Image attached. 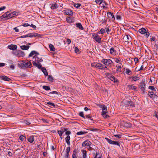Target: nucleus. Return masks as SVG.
<instances>
[{"instance_id":"nucleus-1","label":"nucleus","mask_w":158,"mask_h":158,"mask_svg":"<svg viewBox=\"0 0 158 158\" xmlns=\"http://www.w3.org/2000/svg\"><path fill=\"white\" fill-rule=\"evenodd\" d=\"M129 106L135 107V105L133 102L130 101L126 100L124 101L123 108L125 109H126Z\"/></svg>"},{"instance_id":"nucleus-2","label":"nucleus","mask_w":158,"mask_h":158,"mask_svg":"<svg viewBox=\"0 0 158 158\" xmlns=\"http://www.w3.org/2000/svg\"><path fill=\"white\" fill-rule=\"evenodd\" d=\"M13 17V15H12L11 12L10 13L9 11H7L0 16V18L1 19L4 18L5 20H7Z\"/></svg>"},{"instance_id":"nucleus-3","label":"nucleus","mask_w":158,"mask_h":158,"mask_svg":"<svg viewBox=\"0 0 158 158\" xmlns=\"http://www.w3.org/2000/svg\"><path fill=\"white\" fill-rule=\"evenodd\" d=\"M139 32L141 34H144L146 38H148L150 35L149 33L146 30L143 28L139 29Z\"/></svg>"},{"instance_id":"nucleus-4","label":"nucleus","mask_w":158,"mask_h":158,"mask_svg":"<svg viewBox=\"0 0 158 158\" xmlns=\"http://www.w3.org/2000/svg\"><path fill=\"white\" fill-rule=\"evenodd\" d=\"M101 62L106 65L109 66H110L111 64L113 63L112 61L110 59H104L102 60Z\"/></svg>"},{"instance_id":"nucleus-5","label":"nucleus","mask_w":158,"mask_h":158,"mask_svg":"<svg viewBox=\"0 0 158 158\" xmlns=\"http://www.w3.org/2000/svg\"><path fill=\"white\" fill-rule=\"evenodd\" d=\"M107 14V15L108 18L109 19V20H111L113 22H114L115 20V18L113 13L110 12H108Z\"/></svg>"},{"instance_id":"nucleus-6","label":"nucleus","mask_w":158,"mask_h":158,"mask_svg":"<svg viewBox=\"0 0 158 158\" xmlns=\"http://www.w3.org/2000/svg\"><path fill=\"white\" fill-rule=\"evenodd\" d=\"M105 139L106 141L108 142L110 144L117 145L119 147L120 146V143L118 142L113 141L107 138H106Z\"/></svg>"},{"instance_id":"nucleus-7","label":"nucleus","mask_w":158,"mask_h":158,"mask_svg":"<svg viewBox=\"0 0 158 158\" xmlns=\"http://www.w3.org/2000/svg\"><path fill=\"white\" fill-rule=\"evenodd\" d=\"M92 37L94 40L98 43H101L102 41L101 38L100 37L99 35L96 34L94 33L92 35Z\"/></svg>"},{"instance_id":"nucleus-8","label":"nucleus","mask_w":158,"mask_h":158,"mask_svg":"<svg viewBox=\"0 0 158 158\" xmlns=\"http://www.w3.org/2000/svg\"><path fill=\"white\" fill-rule=\"evenodd\" d=\"M131 37L129 35H127L124 36L123 37V40L125 42H127V44L131 42Z\"/></svg>"},{"instance_id":"nucleus-9","label":"nucleus","mask_w":158,"mask_h":158,"mask_svg":"<svg viewBox=\"0 0 158 158\" xmlns=\"http://www.w3.org/2000/svg\"><path fill=\"white\" fill-rule=\"evenodd\" d=\"M140 89H141L142 93L144 94L145 93V84L144 81H142L140 83Z\"/></svg>"},{"instance_id":"nucleus-10","label":"nucleus","mask_w":158,"mask_h":158,"mask_svg":"<svg viewBox=\"0 0 158 158\" xmlns=\"http://www.w3.org/2000/svg\"><path fill=\"white\" fill-rule=\"evenodd\" d=\"M40 62L36 61H33L32 64L34 66H36L39 69H40L42 67L41 64Z\"/></svg>"},{"instance_id":"nucleus-11","label":"nucleus","mask_w":158,"mask_h":158,"mask_svg":"<svg viewBox=\"0 0 158 158\" xmlns=\"http://www.w3.org/2000/svg\"><path fill=\"white\" fill-rule=\"evenodd\" d=\"M40 34L35 33H32L26 35V37H34L39 36Z\"/></svg>"},{"instance_id":"nucleus-12","label":"nucleus","mask_w":158,"mask_h":158,"mask_svg":"<svg viewBox=\"0 0 158 158\" xmlns=\"http://www.w3.org/2000/svg\"><path fill=\"white\" fill-rule=\"evenodd\" d=\"M64 14L65 15H67L69 16H72L73 15V11L69 9H66L63 11Z\"/></svg>"},{"instance_id":"nucleus-13","label":"nucleus","mask_w":158,"mask_h":158,"mask_svg":"<svg viewBox=\"0 0 158 158\" xmlns=\"http://www.w3.org/2000/svg\"><path fill=\"white\" fill-rule=\"evenodd\" d=\"M92 143L89 140H86L84 141L82 143V147H85V146H90Z\"/></svg>"},{"instance_id":"nucleus-14","label":"nucleus","mask_w":158,"mask_h":158,"mask_svg":"<svg viewBox=\"0 0 158 158\" xmlns=\"http://www.w3.org/2000/svg\"><path fill=\"white\" fill-rule=\"evenodd\" d=\"M17 48V46L15 44L9 45L8 46V48L9 49L13 51L16 50Z\"/></svg>"},{"instance_id":"nucleus-15","label":"nucleus","mask_w":158,"mask_h":158,"mask_svg":"<svg viewBox=\"0 0 158 158\" xmlns=\"http://www.w3.org/2000/svg\"><path fill=\"white\" fill-rule=\"evenodd\" d=\"M0 79L7 81H10L11 80L10 78L7 77L6 76H0Z\"/></svg>"},{"instance_id":"nucleus-16","label":"nucleus","mask_w":158,"mask_h":158,"mask_svg":"<svg viewBox=\"0 0 158 158\" xmlns=\"http://www.w3.org/2000/svg\"><path fill=\"white\" fill-rule=\"evenodd\" d=\"M23 65L26 68L31 67L32 65L31 62L29 61L23 62Z\"/></svg>"},{"instance_id":"nucleus-17","label":"nucleus","mask_w":158,"mask_h":158,"mask_svg":"<svg viewBox=\"0 0 158 158\" xmlns=\"http://www.w3.org/2000/svg\"><path fill=\"white\" fill-rule=\"evenodd\" d=\"M110 54L113 55H115L117 54L116 51L114 48H111L110 49Z\"/></svg>"},{"instance_id":"nucleus-18","label":"nucleus","mask_w":158,"mask_h":158,"mask_svg":"<svg viewBox=\"0 0 158 158\" xmlns=\"http://www.w3.org/2000/svg\"><path fill=\"white\" fill-rule=\"evenodd\" d=\"M59 93L56 91H52L50 93H48L49 95H48L50 97H52L53 98L55 97V96L53 95V94H58Z\"/></svg>"},{"instance_id":"nucleus-19","label":"nucleus","mask_w":158,"mask_h":158,"mask_svg":"<svg viewBox=\"0 0 158 158\" xmlns=\"http://www.w3.org/2000/svg\"><path fill=\"white\" fill-rule=\"evenodd\" d=\"M148 95L150 96V98H156L157 97V96L152 91L150 92L149 91L148 92Z\"/></svg>"},{"instance_id":"nucleus-20","label":"nucleus","mask_w":158,"mask_h":158,"mask_svg":"<svg viewBox=\"0 0 158 158\" xmlns=\"http://www.w3.org/2000/svg\"><path fill=\"white\" fill-rule=\"evenodd\" d=\"M70 147H67V148L66 149V153L65 155V158H68V156H69V152L70 151Z\"/></svg>"},{"instance_id":"nucleus-21","label":"nucleus","mask_w":158,"mask_h":158,"mask_svg":"<svg viewBox=\"0 0 158 158\" xmlns=\"http://www.w3.org/2000/svg\"><path fill=\"white\" fill-rule=\"evenodd\" d=\"M130 79H131V81H136L138 80H139L140 79L139 77L137 76L131 77L130 78Z\"/></svg>"},{"instance_id":"nucleus-22","label":"nucleus","mask_w":158,"mask_h":158,"mask_svg":"<svg viewBox=\"0 0 158 158\" xmlns=\"http://www.w3.org/2000/svg\"><path fill=\"white\" fill-rule=\"evenodd\" d=\"M70 137L69 135H67L65 138V141L67 144L69 146L70 145Z\"/></svg>"},{"instance_id":"nucleus-23","label":"nucleus","mask_w":158,"mask_h":158,"mask_svg":"<svg viewBox=\"0 0 158 158\" xmlns=\"http://www.w3.org/2000/svg\"><path fill=\"white\" fill-rule=\"evenodd\" d=\"M34 58L35 59V61H37L40 62H41L43 61L42 58H40L38 57L37 55L34 56Z\"/></svg>"},{"instance_id":"nucleus-24","label":"nucleus","mask_w":158,"mask_h":158,"mask_svg":"<svg viewBox=\"0 0 158 158\" xmlns=\"http://www.w3.org/2000/svg\"><path fill=\"white\" fill-rule=\"evenodd\" d=\"M127 88L130 89H132L134 90H135L137 87L133 85H128L127 86Z\"/></svg>"},{"instance_id":"nucleus-25","label":"nucleus","mask_w":158,"mask_h":158,"mask_svg":"<svg viewBox=\"0 0 158 158\" xmlns=\"http://www.w3.org/2000/svg\"><path fill=\"white\" fill-rule=\"evenodd\" d=\"M20 47L23 50H27L29 48L30 46L28 45H23L21 46Z\"/></svg>"},{"instance_id":"nucleus-26","label":"nucleus","mask_w":158,"mask_h":158,"mask_svg":"<svg viewBox=\"0 0 158 158\" xmlns=\"http://www.w3.org/2000/svg\"><path fill=\"white\" fill-rule=\"evenodd\" d=\"M110 79L113 81L114 83H117L118 82V80L113 76H112L111 77H110Z\"/></svg>"},{"instance_id":"nucleus-27","label":"nucleus","mask_w":158,"mask_h":158,"mask_svg":"<svg viewBox=\"0 0 158 158\" xmlns=\"http://www.w3.org/2000/svg\"><path fill=\"white\" fill-rule=\"evenodd\" d=\"M141 44H138V45H136L135 48L136 50V51L138 52L141 51Z\"/></svg>"},{"instance_id":"nucleus-28","label":"nucleus","mask_w":158,"mask_h":158,"mask_svg":"<svg viewBox=\"0 0 158 158\" xmlns=\"http://www.w3.org/2000/svg\"><path fill=\"white\" fill-rule=\"evenodd\" d=\"M41 70L44 73V75L46 76L48 75V73L45 68L42 67L41 68Z\"/></svg>"},{"instance_id":"nucleus-29","label":"nucleus","mask_w":158,"mask_h":158,"mask_svg":"<svg viewBox=\"0 0 158 158\" xmlns=\"http://www.w3.org/2000/svg\"><path fill=\"white\" fill-rule=\"evenodd\" d=\"M107 112H105L104 111H102V116L105 118H108L110 117L109 115L106 114Z\"/></svg>"},{"instance_id":"nucleus-30","label":"nucleus","mask_w":158,"mask_h":158,"mask_svg":"<svg viewBox=\"0 0 158 158\" xmlns=\"http://www.w3.org/2000/svg\"><path fill=\"white\" fill-rule=\"evenodd\" d=\"M76 26L81 30H83L84 29V28L81 23H77L76 24Z\"/></svg>"},{"instance_id":"nucleus-31","label":"nucleus","mask_w":158,"mask_h":158,"mask_svg":"<svg viewBox=\"0 0 158 158\" xmlns=\"http://www.w3.org/2000/svg\"><path fill=\"white\" fill-rule=\"evenodd\" d=\"M66 21L68 23H73V19L70 17L67 18H66Z\"/></svg>"},{"instance_id":"nucleus-32","label":"nucleus","mask_w":158,"mask_h":158,"mask_svg":"<svg viewBox=\"0 0 158 158\" xmlns=\"http://www.w3.org/2000/svg\"><path fill=\"white\" fill-rule=\"evenodd\" d=\"M48 81L50 82H53V80H54V78L51 75H48Z\"/></svg>"},{"instance_id":"nucleus-33","label":"nucleus","mask_w":158,"mask_h":158,"mask_svg":"<svg viewBox=\"0 0 158 158\" xmlns=\"http://www.w3.org/2000/svg\"><path fill=\"white\" fill-rule=\"evenodd\" d=\"M15 55H17L18 54H19L20 56H24V52L20 51H18L17 52H15Z\"/></svg>"},{"instance_id":"nucleus-34","label":"nucleus","mask_w":158,"mask_h":158,"mask_svg":"<svg viewBox=\"0 0 158 158\" xmlns=\"http://www.w3.org/2000/svg\"><path fill=\"white\" fill-rule=\"evenodd\" d=\"M39 55V53L35 51H32L29 55V57H31L34 54Z\"/></svg>"},{"instance_id":"nucleus-35","label":"nucleus","mask_w":158,"mask_h":158,"mask_svg":"<svg viewBox=\"0 0 158 158\" xmlns=\"http://www.w3.org/2000/svg\"><path fill=\"white\" fill-rule=\"evenodd\" d=\"M100 107L102 108V111L106 112L107 108L106 106L101 105Z\"/></svg>"},{"instance_id":"nucleus-36","label":"nucleus","mask_w":158,"mask_h":158,"mask_svg":"<svg viewBox=\"0 0 158 158\" xmlns=\"http://www.w3.org/2000/svg\"><path fill=\"white\" fill-rule=\"evenodd\" d=\"M28 140L31 143H32L34 141V138L33 136H30L28 138Z\"/></svg>"},{"instance_id":"nucleus-37","label":"nucleus","mask_w":158,"mask_h":158,"mask_svg":"<svg viewBox=\"0 0 158 158\" xmlns=\"http://www.w3.org/2000/svg\"><path fill=\"white\" fill-rule=\"evenodd\" d=\"M50 50L51 51H54L55 50L54 46L52 44H49V46Z\"/></svg>"},{"instance_id":"nucleus-38","label":"nucleus","mask_w":158,"mask_h":158,"mask_svg":"<svg viewBox=\"0 0 158 158\" xmlns=\"http://www.w3.org/2000/svg\"><path fill=\"white\" fill-rule=\"evenodd\" d=\"M58 7V5L57 3H55L54 4H52L51 6V8L52 9H56Z\"/></svg>"},{"instance_id":"nucleus-39","label":"nucleus","mask_w":158,"mask_h":158,"mask_svg":"<svg viewBox=\"0 0 158 158\" xmlns=\"http://www.w3.org/2000/svg\"><path fill=\"white\" fill-rule=\"evenodd\" d=\"M115 17L117 20H120L122 19V17L121 15H119L118 13L115 16Z\"/></svg>"},{"instance_id":"nucleus-40","label":"nucleus","mask_w":158,"mask_h":158,"mask_svg":"<svg viewBox=\"0 0 158 158\" xmlns=\"http://www.w3.org/2000/svg\"><path fill=\"white\" fill-rule=\"evenodd\" d=\"M102 156L101 154L99 152L96 153V155L94 158H101Z\"/></svg>"},{"instance_id":"nucleus-41","label":"nucleus","mask_w":158,"mask_h":158,"mask_svg":"<svg viewBox=\"0 0 158 158\" xmlns=\"http://www.w3.org/2000/svg\"><path fill=\"white\" fill-rule=\"evenodd\" d=\"M73 158H77V152L76 149H74L73 152Z\"/></svg>"},{"instance_id":"nucleus-42","label":"nucleus","mask_w":158,"mask_h":158,"mask_svg":"<svg viewBox=\"0 0 158 158\" xmlns=\"http://www.w3.org/2000/svg\"><path fill=\"white\" fill-rule=\"evenodd\" d=\"M73 158H77V152L76 149H74L73 152Z\"/></svg>"},{"instance_id":"nucleus-43","label":"nucleus","mask_w":158,"mask_h":158,"mask_svg":"<svg viewBox=\"0 0 158 158\" xmlns=\"http://www.w3.org/2000/svg\"><path fill=\"white\" fill-rule=\"evenodd\" d=\"M87 133V132L86 131H79L78 132H77L76 134L77 135H83V134H85Z\"/></svg>"},{"instance_id":"nucleus-44","label":"nucleus","mask_w":158,"mask_h":158,"mask_svg":"<svg viewBox=\"0 0 158 158\" xmlns=\"http://www.w3.org/2000/svg\"><path fill=\"white\" fill-rule=\"evenodd\" d=\"M83 158H87L86 151L83 150L82 151Z\"/></svg>"},{"instance_id":"nucleus-45","label":"nucleus","mask_w":158,"mask_h":158,"mask_svg":"<svg viewBox=\"0 0 158 158\" xmlns=\"http://www.w3.org/2000/svg\"><path fill=\"white\" fill-rule=\"evenodd\" d=\"M42 87L44 89L46 90H51V89L49 86L43 85Z\"/></svg>"},{"instance_id":"nucleus-46","label":"nucleus","mask_w":158,"mask_h":158,"mask_svg":"<svg viewBox=\"0 0 158 158\" xmlns=\"http://www.w3.org/2000/svg\"><path fill=\"white\" fill-rule=\"evenodd\" d=\"M126 73L129 75H131L132 74V72L128 69H126Z\"/></svg>"},{"instance_id":"nucleus-47","label":"nucleus","mask_w":158,"mask_h":158,"mask_svg":"<svg viewBox=\"0 0 158 158\" xmlns=\"http://www.w3.org/2000/svg\"><path fill=\"white\" fill-rule=\"evenodd\" d=\"M103 65L102 64L98 63V64L97 68H98L100 69H103Z\"/></svg>"},{"instance_id":"nucleus-48","label":"nucleus","mask_w":158,"mask_h":158,"mask_svg":"<svg viewBox=\"0 0 158 158\" xmlns=\"http://www.w3.org/2000/svg\"><path fill=\"white\" fill-rule=\"evenodd\" d=\"M47 104L50 105L51 107L52 106L53 107H55L56 106V105H55V104L52 102H47Z\"/></svg>"},{"instance_id":"nucleus-49","label":"nucleus","mask_w":158,"mask_h":158,"mask_svg":"<svg viewBox=\"0 0 158 158\" xmlns=\"http://www.w3.org/2000/svg\"><path fill=\"white\" fill-rule=\"evenodd\" d=\"M58 133L59 135H60V139H62V137L61 136L64 133L62 131H58Z\"/></svg>"},{"instance_id":"nucleus-50","label":"nucleus","mask_w":158,"mask_h":158,"mask_svg":"<svg viewBox=\"0 0 158 158\" xmlns=\"http://www.w3.org/2000/svg\"><path fill=\"white\" fill-rule=\"evenodd\" d=\"M103 0H95V2L99 5H100L103 3Z\"/></svg>"},{"instance_id":"nucleus-51","label":"nucleus","mask_w":158,"mask_h":158,"mask_svg":"<svg viewBox=\"0 0 158 158\" xmlns=\"http://www.w3.org/2000/svg\"><path fill=\"white\" fill-rule=\"evenodd\" d=\"M98 63L94 62L93 63H92L91 66L93 67H95L97 68Z\"/></svg>"},{"instance_id":"nucleus-52","label":"nucleus","mask_w":158,"mask_h":158,"mask_svg":"<svg viewBox=\"0 0 158 158\" xmlns=\"http://www.w3.org/2000/svg\"><path fill=\"white\" fill-rule=\"evenodd\" d=\"M148 89L153 91H156V89L153 86H149L148 87Z\"/></svg>"},{"instance_id":"nucleus-53","label":"nucleus","mask_w":158,"mask_h":158,"mask_svg":"<svg viewBox=\"0 0 158 158\" xmlns=\"http://www.w3.org/2000/svg\"><path fill=\"white\" fill-rule=\"evenodd\" d=\"M79 115L80 116L82 117V118H84L85 119V116L83 112H80L79 113Z\"/></svg>"},{"instance_id":"nucleus-54","label":"nucleus","mask_w":158,"mask_h":158,"mask_svg":"<svg viewBox=\"0 0 158 158\" xmlns=\"http://www.w3.org/2000/svg\"><path fill=\"white\" fill-rule=\"evenodd\" d=\"M26 139V137L23 135H21L19 137V139L22 141H23Z\"/></svg>"},{"instance_id":"nucleus-55","label":"nucleus","mask_w":158,"mask_h":158,"mask_svg":"<svg viewBox=\"0 0 158 158\" xmlns=\"http://www.w3.org/2000/svg\"><path fill=\"white\" fill-rule=\"evenodd\" d=\"M85 116V118H89L91 120H93L92 118L90 116V114L86 115Z\"/></svg>"},{"instance_id":"nucleus-56","label":"nucleus","mask_w":158,"mask_h":158,"mask_svg":"<svg viewBox=\"0 0 158 158\" xmlns=\"http://www.w3.org/2000/svg\"><path fill=\"white\" fill-rule=\"evenodd\" d=\"M74 51L75 53H79V49L78 48V47H75L74 48Z\"/></svg>"},{"instance_id":"nucleus-57","label":"nucleus","mask_w":158,"mask_h":158,"mask_svg":"<svg viewBox=\"0 0 158 158\" xmlns=\"http://www.w3.org/2000/svg\"><path fill=\"white\" fill-rule=\"evenodd\" d=\"M106 77L109 79L110 78V77H111L112 76L109 73H106Z\"/></svg>"},{"instance_id":"nucleus-58","label":"nucleus","mask_w":158,"mask_h":158,"mask_svg":"<svg viewBox=\"0 0 158 158\" xmlns=\"http://www.w3.org/2000/svg\"><path fill=\"white\" fill-rule=\"evenodd\" d=\"M41 120L43 121V122L46 123H49V122L47 119H45L44 118H42Z\"/></svg>"},{"instance_id":"nucleus-59","label":"nucleus","mask_w":158,"mask_h":158,"mask_svg":"<svg viewBox=\"0 0 158 158\" xmlns=\"http://www.w3.org/2000/svg\"><path fill=\"white\" fill-rule=\"evenodd\" d=\"M114 136L115 137L120 138H121L122 135L120 134L114 135Z\"/></svg>"},{"instance_id":"nucleus-60","label":"nucleus","mask_w":158,"mask_h":158,"mask_svg":"<svg viewBox=\"0 0 158 158\" xmlns=\"http://www.w3.org/2000/svg\"><path fill=\"white\" fill-rule=\"evenodd\" d=\"M114 60L115 62H116V63H120V60L118 58H114Z\"/></svg>"},{"instance_id":"nucleus-61","label":"nucleus","mask_w":158,"mask_h":158,"mask_svg":"<svg viewBox=\"0 0 158 158\" xmlns=\"http://www.w3.org/2000/svg\"><path fill=\"white\" fill-rule=\"evenodd\" d=\"M24 123L27 125H29L31 123L27 120H25L24 121Z\"/></svg>"},{"instance_id":"nucleus-62","label":"nucleus","mask_w":158,"mask_h":158,"mask_svg":"<svg viewBox=\"0 0 158 158\" xmlns=\"http://www.w3.org/2000/svg\"><path fill=\"white\" fill-rule=\"evenodd\" d=\"M121 66H118L117 67V69H116V71L118 72H121Z\"/></svg>"},{"instance_id":"nucleus-63","label":"nucleus","mask_w":158,"mask_h":158,"mask_svg":"<svg viewBox=\"0 0 158 158\" xmlns=\"http://www.w3.org/2000/svg\"><path fill=\"white\" fill-rule=\"evenodd\" d=\"M11 13L12 15H13V17L16 16L18 15L17 13L15 11H13V12H11Z\"/></svg>"},{"instance_id":"nucleus-64","label":"nucleus","mask_w":158,"mask_h":158,"mask_svg":"<svg viewBox=\"0 0 158 158\" xmlns=\"http://www.w3.org/2000/svg\"><path fill=\"white\" fill-rule=\"evenodd\" d=\"M155 114V117L157 118L158 120V112L156 111H155L154 112Z\"/></svg>"}]
</instances>
